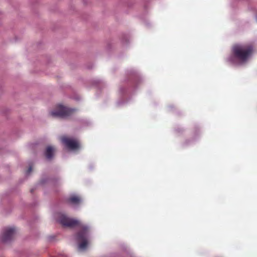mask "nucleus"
<instances>
[{"instance_id":"obj_1","label":"nucleus","mask_w":257,"mask_h":257,"mask_svg":"<svg viewBox=\"0 0 257 257\" xmlns=\"http://www.w3.org/2000/svg\"><path fill=\"white\" fill-rule=\"evenodd\" d=\"M56 221L64 227L70 228L77 227L79 229L76 234V239L79 242V248L85 249L88 245L89 227L83 224L80 220L69 217L62 214L56 215Z\"/></svg>"},{"instance_id":"obj_2","label":"nucleus","mask_w":257,"mask_h":257,"mask_svg":"<svg viewBox=\"0 0 257 257\" xmlns=\"http://www.w3.org/2000/svg\"><path fill=\"white\" fill-rule=\"evenodd\" d=\"M253 51V48L250 45H235L232 49V55L229 58V61L235 63L246 61Z\"/></svg>"},{"instance_id":"obj_3","label":"nucleus","mask_w":257,"mask_h":257,"mask_svg":"<svg viewBox=\"0 0 257 257\" xmlns=\"http://www.w3.org/2000/svg\"><path fill=\"white\" fill-rule=\"evenodd\" d=\"M76 111V109L70 108L62 105H58L55 109L51 112V116L60 118H66Z\"/></svg>"},{"instance_id":"obj_4","label":"nucleus","mask_w":257,"mask_h":257,"mask_svg":"<svg viewBox=\"0 0 257 257\" xmlns=\"http://www.w3.org/2000/svg\"><path fill=\"white\" fill-rule=\"evenodd\" d=\"M61 141L66 147L70 150H74L79 148V143L74 139L64 136L61 138Z\"/></svg>"},{"instance_id":"obj_5","label":"nucleus","mask_w":257,"mask_h":257,"mask_svg":"<svg viewBox=\"0 0 257 257\" xmlns=\"http://www.w3.org/2000/svg\"><path fill=\"white\" fill-rule=\"evenodd\" d=\"M16 232V229L15 227L6 228L2 236V240L4 242L11 241L14 238Z\"/></svg>"},{"instance_id":"obj_6","label":"nucleus","mask_w":257,"mask_h":257,"mask_svg":"<svg viewBox=\"0 0 257 257\" xmlns=\"http://www.w3.org/2000/svg\"><path fill=\"white\" fill-rule=\"evenodd\" d=\"M67 201L70 204L78 205L81 203L82 198L79 195H72L69 197Z\"/></svg>"},{"instance_id":"obj_7","label":"nucleus","mask_w":257,"mask_h":257,"mask_svg":"<svg viewBox=\"0 0 257 257\" xmlns=\"http://www.w3.org/2000/svg\"><path fill=\"white\" fill-rule=\"evenodd\" d=\"M54 149L51 146H48L46 149L45 155L47 159H51L53 156Z\"/></svg>"},{"instance_id":"obj_8","label":"nucleus","mask_w":257,"mask_h":257,"mask_svg":"<svg viewBox=\"0 0 257 257\" xmlns=\"http://www.w3.org/2000/svg\"><path fill=\"white\" fill-rule=\"evenodd\" d=\"M32 167H30L27 171V173L28 174H30L31 173V172L32 171Z\"/></svg>"}]
</instances>
